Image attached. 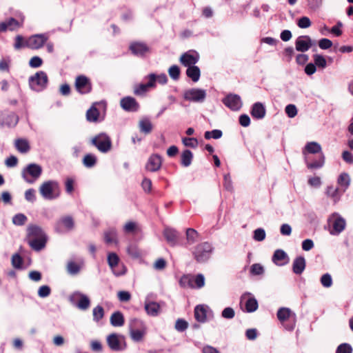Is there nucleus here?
Returning <instances> with one entry per match:
<instances>
[{
    "mask_svg": "<svg viewBox=\"0 0 353 353\" xmlns=\"http://www.w3.org/2000/svg\"><path fill=\"white\" fill-rule=\"evenodd\" d=\"M303 154L309 169L319 168L324 165L325 157L321 152V145L317 142L307 143L303 150Z\"/></svg>",
    "mask_w": 353,
    "mask_h": 353,
    "instance_id": "obj_1",
    "label": "nucleus"
},
{
    "mask_svg": "<svg viewBox=\"0 0 353 353\" xmlns=\"http://www.w3.org/2000/svg\"><path fill=\"white\" fill-rule=\"evenodd\" d=\"M39 192L46 200L55 199L61 194L59 183L52 180L46 181L40 185Z\"/></svg>",
    "mask_w": 353,
    "mask_h": 353,
    "instance_id": "obj_2",
    "label": "nucleus"
},
{
    "mask_svg": "<svg viewBox=\"0 0 353 353\" xmlns=\"http://www.w3.org/2000/svg\"><path fill=\"white\" fill-rule=\"evenodd\" d=\"M130 336L135 342L141 341L146 333V326L143 321L133 319L129 323Z\"/></svg>",
    "mask_w": 353,
    "mask_h": 353,
    "instance_id": "obj_3",
    "label": "nucleus"
},
{
    "mask_svg": "<svg viewBox=\"0 0 353 353\" xmlns=\"http://www.w3.org/2000/svg\"><path fill=\"white\" fill-rule=\"evenodd\" d=\"M30 88L35 92L43 90L48 82L47 74L43 71L37 72L34 75L29 77Z\"/></svg>",
    "mask_w": 353,
    "mask_h": 353,
    "instance_id": "obj_4",
    "label": "nucleus"
},
{
    "mask_svg": "<svg viewBox=\"0 0 353 353\" xmlns=\"http://www.w3.org/2000/svg\"><path fill=\"white\" fill-rule=\"evenodd\" d=\"M213 248L208 242L201 243L197 245L192 254L195 260L199 263H203L209 259Z\"/></svg>",
    "mask_w": 353,
    "mask_h": 353,
    "instance_id": "obj_5",
    "label": "nucleus"
},
{
    "mask_svg": "<svg viewBox=\"0 0 353 353\" xmlns=\"http://www.w3.org/2000/svg\"><path fill=\"white\" fill-rule=\"evenodd\" d=\"M180 284L183 288H201L205 285V278L202 274L196 276L184 275L180 279Z\"/></svg>",
    "mask_w": 353,
    "mask_h": 353,
    "instance_id": "obj_6",
    "label": "nucleus"
},
{
    "mask_svg": "<svg viewBox=\"0 0 353 353\" xmlns=\"http://www.w3.org/2000/svg\"><path fill=\"white\" fill-rule=\"evenodd\" d=\"M41 173L42 168L39 165L30 163L22 170L21 174L27 183H32L40 177Z\"/></svg>",
    "mask_w": 353,
    "mask_h": 353,
    "instance_id": "obj_7",
    "label": "nucleus"
},
{
    "mask_svg": "<svg viewBox=\"0 0 353 353\" xmlns=\"http://www.w3.org/2000/svg\"><path fill=\"white\" fill-rule=\"evenodd\" d=\"M48 39V33L33 34L26 39V48L32 50L40 49L46 44Z\"/></svg>",
    "mask_w": 353,
    "mask_h": 353,
    "instance_id": "obj_8",
    "label": "nucleus"
},
{
    "mask_svg": "<svg viewBox=\"0 0 353 353\" xmlns=\"http://www.w3.org/2000/svg\"><path fill=\"white\" fill-rule=\"evenodd\" d=\"M107 343L112 351L119 352L126 348L125 336L121 334L116 333L109 334L107 336Z\"/></svg>",
    "mask_w": 353,
    "mask_h": 353,
    "instance_id": "obj_9",
    "label": "nucleus"
},
{
    "mask_svg": "<svg viewBox=\"0 0 353 353\" xmlns=\"http://www.w3.org/2000/svg\"><path fill=\"white\" fill-rule=\"evenodd\" d=\"M92 143L101 152H108L112 147L110 138L105 133H101L94 137L92 141Z\"/></svg>",
    "mask_w": 353,
    "mask_h": 353,
    "instance_id": "obj_10",
    "label": "nucleus"
},
{
    "mask_svg": "<svg viewBox=\"0 0 353 353\" xmlns=\"http://www.w3.org/2000/svg\"><path fill=\"white\" fill-rule=\"evenodd\" d=\"M69 300L81 310H86L90 305V300L88 296L78 291L72 293L70 296Z\"/></svg>",
    "mask_w": 353,
    "mask_h": 353,
    "instance_id": "obj_11",
    "label": "nucleus"
},
{
    "mask_svg": "<svg viewBox=\"0 0 353 353\" xmlns=\"http://www.w3.org/2000/svg\"><path fill=\"white\" fill-rule=\"evenodd\" d=\"M329 221H332V229L330 231L332 235H339L345 230L346 221L338 213H333L330 216Z\"/></svg>",
    "mask_w": 353,
    "mask_h": 353,
    "instance_id": "obj_12",
    "label": "nucleus"
},
{
    "mask_svg": "<svg viewBox=\"0 0 353 353\" xmlns=\"http://www.w3.org/2000/svg\"><path fill=\"white\" fill-rule=\"evenodd\" d=\"M183 97L187 101L201 103L205 100L206 92L202 89L192 88L184 92Z\"/></svg>",
    "mask_w": 353,
    "mask_h": 353,
    "instance_id": "obj_13",
    "label": "nucleus"
},
{
    "mask_svg": "<svg viewBox=\"0 0 353 353\" xmlns=\"http://www.w3.org/2000/svg\"><path fill=\"white\" fill-rule=\"evenodd\" d=\"M74 86L77 91L81 94L90 93L92 90V83L84 75H80L76 78Z\"/></svg>",
    "mask_w": 353,
    "mask_h": 353,
    "instance_id": "obj_14",
    "label": "nucleus"
},
{
    "mask_svg": "<svg viewBox=\"0 0 353 353\" xmlns=\"http://www.w3.org/2000/svg\"><path fill=\"white\" fill-rule=\"evenodd\" d=\"M199 54L194 50H189L183 53L179 59L181 63L185 67L195 65L199 60Z\"/></svg>",
    "mask_w": 353,
    "mask_h": 353,
    "instance_id": "obj_15",
    "label": "nucleus"
},
{
    "mask_svg": "<svg viewBox=\"0 0 353 353\" xmlns=\"http://www.w3.org/2000/svg\"><path fill=\"white\" fill-rule=\"evenodd\" d=\"M74 227V222L72 216H66L61 218L55 225L57 232L63 233L72 230Z\"/></svg>",
    "mask_w": 353,
    "mask_h": 353,
    "instance_id": "obj_16",
    "label": "nucleus"
},
{
    "mask_svg": "<svg viewBox=\"0 0 353 353\" xmlns=\"http://www.w3.org/2000/svg\"><path fill=\"white\" fill-rule=\"evenodd\" d=\"M222 102L225 106L234 111L239 110L242 106L241 97L235 94H228L223 99Z\"/></svg>",
    "mask_w": 353,
    "mask_h": 353,
    "instance_id": "obj_17",
    "label": "nucleus"
},
{
    "mask_svg": "<svg viewBox=\"0 0 353 353\" xmlns=\"http://www.w3.org/2000/svg\"><path fill=\"white\" fill-rule=\"evenodd\" d=\"M250 293H245L241 297V304L242 305L245 301L244 311L249 313L256 311L259 306L256 299L254 297L250 296Z\"/></svg>",
    "mask_w": 353,
    "mask_h": 353,
    "instance_id": "obj_18",
    "label": "nucleus"
},
{
    "mask_svg": "<svg viewBox=\"0 0 353 353\" xmlns=\"http://www.w3.org/2000/svg\"><path fill=\"white\" fill-rule=\"evenodd\" d=\"M19 121L18 116L12 112H2L0 114V123L8 127L15 126Z\"/></svg>",
    "mask_w": 353,
    "mask_h": 353,
    "instance_id": "obj_19",
    "label": "nucleus"
},
{
    "mask_svg": "<svg viewBox=\"0 0 353 353\" xmlns=\"http://www.w3.org/2000/svg\"><path fill=\"white\" fill-rule=\"evenodd\" d=\"M313 45V41L307 35L299 37L295 42L296 50L299 52L307 51Z\"/></svg>",
    "mask_w": 353,
    "mask_h": 353,
    "instance_id": "obj_20",
    "label": "nucleus"
},
{
    "mask_svg": "<svg viewBox=\"0 0 353 353\" xmlns=\"http://www.w3.org/2000/svg\"><path fill=\"white\" fill-rule=\"evenodd\" d=\"M148 82L147 83H141L137 85L134 90V92L137 95H141L145 93L149 88H154L155 86V74H150L148 76Z\"/></svg>",
    "mask_w": 353,
    "mask_h": 353,
    "instance_id": "obj_21",
    "label": "nucleus"
},
{
    "mask_svg": "<svg viewBox=\"0 0 353 353\" xmlns=\"http://www.w3.org/2000/svg\"><path fill=\"white\" fill-rule=\"evenodd\" d=\"M120 105L123 110L128 112H136L139 108L135 99L131 97H125L121 99Z\"/></svg>",
    "mask_w": 353,
    "mask_h": 353,
    "instance_id": "obj_22",
    "label": "nucleus"
},
{
    "mask_svg": "<svg viewBox=\"0 0 353 353\" xmlns=\"http://www.w3.org/2000/svg\"><path fill=\"white\" fill-rule=\"evenodd\" d=\"M23 22V19H21V21L19 22L17 21L15 19L11 17L8 19L7 21L0 23V30L1 31H6L7 30L14 31L22 27Z\"/></svg>",
    "mask_w": 353,
    "mask_h": 353,
    "instance_id": "obj_23",
    "label": "nucleus"
},
{
    "mask_svg": "<svg viewBox=\"0 0 353 353\" xmlns=\"http://www.w3.org/2000/svg\"><path fill=\"white\" fill-rule=\"evenodd\" d=\"M162 164L161 157L159 154H152L150 157L145 168L150 172L159 170Z\"/></svg>",
    "mask_w": 353,
    "mask_h": 353,
    "instance_id": "obj_24",
    "label": "nucleus"
},
{
    "mask_svg": "<svg viewBox=\"0 0 353 353\" xmlns=\"http://www.w3.org/2000/svg\"><path fill=\"white\" fill-rule=\"evenodd\" d=\"M107 259H108V265L110 267V268L114 275L118 276L125 274V271L123 268L122 271H117L116 270V267L118 265V263L119 261V258L116 253H114V252L109 253L108 255Z\"/></svg>",
    "mask_w": 353,
    "mask_h": 353,
    "instance_id": "obj_25",
    "label": "nucleus"
},
{
    "mask_svg": "<svg viewBox=\"0 0 353 353\" xmlns=\"http://www.w3.org/2000/svg\"><path fill=\"white\" fill-rule=\"evenodd\" d=\"M84 265V261L79 259L78 262L69 261L66 265V270L70 275L78 274Z\"/></svg>",
    "mask_w": 353,
    "mask_h": 353,
    "instance_id": "obj_26",
    "label": "nucleus"
},
{
    "mask_svg": "<svg viewBox=\"0 0 353 353\" xmlns=\"http://www.w3.org/2000/svg\"><path fill=\"white\" fill-rule=\"evenodd\" d=\"M130 50L136 56H143L149 51V48L144 43L133 42L130 45Z\"/></svg>",
    "mask_w": 353,
    "mask_h": 353,
    "instance_id": "obj_27",
    "label": "nucleus"
},
{
    "mask_svg": "<svg viewBox=\"0 0 353 353\" xmlns=\"http://www.w3.org/2000/svg\"><path fill=\"white\" fill-rule=\"evenodd\" d=\"M144 307L146 313L152 316H157L161 311L160 304L154 301H145Z\"/></svg>",
    "mask_w": 353,
    "mask_h": 353,
    "instance_id": "obj_28",
    "label": "nucleus"
},
{
    "mask_svg": "<svg viewBox=\"0 0 353 353\" xmlns=\"http://www.w3.org/2000/svg\"><path fill=\"white\" fill-rule=\"evenodd\" d=\"M272 261L277 265L281 266L288 262L287 254L282 250H276L272 256Z\"/></svg>",
    "mask_w": 353,
    "mask_h": 353,
    "instance_id": "obj_29",
    "label": "nucleus"
},
{
    "mask_svg": "<svg viewBox=\"0 0 353 353\" xmlns=\"http://www.w3.org/2000/svg\"><path fill=\"white\" fill-rule=\"evenodd\" d=\"M28 240L46 236L42 229L37 225H30L28 229Z\"/></svg>",
    "mask_w": 353,
    "mask_h": 353,
    "instance_id": "obj_30",
    "label": "nucleus"
},
{
    "mask_svg": "<svg viewBox=\"0 0 353 353\" xmlns=\"http://www.w3.org/2000/svg\"><path fill=\"white\" fill-rule=\"evenodd\" d=\"M265 112L264 105L261 103L257 102L253 105L251 110V114L253 117L261 119L265 117Z\"/></svg>",
    "mask_w": 353,
    "mask_h": 353,
    "instance_id": "obj_31",
    "label": "nucleus"
},
{
    "mask_svg": "<svg viewBox=\"0 0 353 353\" xmlns=\"http://www.w3.org/2000/svg\"><path fill=\"white\" fill-rule=\"evenodd\" d=\"M305 268V260L303 256L296 257L292 264V270L296 274H301Z\"/></svg>",
    "mask_w": 353,
    "mask_h": 353,
    "instance_id": "obj_32",
    "label": "nucleus"
},
{
    "mask_svg": "<svg viewBox=\"0 0 353 353\" xmlns=\"http://www.w3.org/2000/svg\"><path fill=\"white\" fill-rule=\"evenodd\" d=\"M46 236H43L39 239H29L28 243L33 250L39 251L46 246Z\"/></svg>",
    "mask_w": 353,
    "mask_h": 353,
    "instance_id": "obj_33",
    "label": "nucleus"
},
{
    "mask_svg": "<svg viewBox=\"0 0 353 353\" xmlns=\"http://www.w3.org/2000/svg\"><path fill=\"white\" fill-rule=\"evenodd\" d=\"M291 317L295 319L296 315L288 307H281L277 312V318L281 322L285 321Z\"/></svg>",
    "mask_w": 353,
    "mask_h": 353,
    "instance_id": "obj_34",
    "label": "nucleus"
},
{
    "mask_svg": "<svg viewBox=\"0 0 353 353\" xmlns=\"http://www.w3.org/2000/svg\"><path fill=\"white\" fill-rule=\"evenodd\" d=\"M163 235L170 245H174L176 243L178 232L175 230L166 228L163 232Z\"/></svg>",
    "mask_w": 353,
    "mask_h": 353,
    "instance_id": "obj_35",
    "label": "nucleus"
},
{
    "mask_svg": "<svg viewBox=\"0 0 353 353\" xmlns=\"http://www.w3.org/2000/svg\"><path fill=\"white\" fill-rule=\"evenodd\" d=\"M186 74L192 81L197 82L201 76V71L198 66H190L187 68Z\"/></svg>",
    "mask_w": 353,
    "mask_h": 353,
    "instance_id": "obj_36",
    "label": "nucleus"
},
{
    "mask_svg": "<svg viewBox=\"0 0 353 353\" xmlns=\"http://www.w3.org/2000/svg\"><path fill=\"white\" fill-rule=\"evenodd\" d=\"M110 323L114 327H120L124 324V317L121 312H115L110 316Z\"/></svg>",
    "mask_w": 353,
    "mask_h": 353,
    "instance_id": "obj_37",
    "label": "nucleus"
},
{
    "mask_svg": "<svg viewBox=\"0 0 353 353\" xmlns=\"http://www.w3.org/2000/svg\"><path fill=\"white\" fill-rule=\"evenodd\" d=\"M104 240L106 243H117V234L114 228H110L104 232Z\"/></svg>",
    "mask_w": 353,
    "mask_h": 353,
    "instance_id": "obj_38",
    "label": "nucleus"
},
{
    "mask_svg": "<svg viewBox=\"0 0 353 353\" xmlns=\"http://www.w3.org/2000/svg\"><path fill=\"white\" fill-rule=\"evenodd\" d=\"M14 145L17 150L21 153H26L30 150L28 141L24 139H18L15 140Z\"/></svg>",
    "mask_w": 353,
    "mask_h": 353,
    "instance_id": "obj_39",
    "label": "nucleus"
},
{
    "mask_svg": "<svg viewBox=\"0 0 353 353\" xmlns=\"http://www.w3.org/2000/svg\"><path fill=\"white\" fill-rule=\"evenodd\" d=\"M194 316L197 321L204 323L206 321V310L203 305H197L194 309Z\"/></svg>",
    "mask_w": 353,
    "mask_h": 353,
    "instance_id": "obj_40",
    "label": "nucleus"
},
{
    "mask_svg": "<svg viewBox=\"0 0 353 353\" xmlns=\"http://www.w3.org/2000/svg\"><path fill=\"white\" fill-rule=\"evenodd\" d=\"M193 158L192 152L189 150H184L181 155V163L184 167L190 165Z\"/></svg>",
    "mask_w": 353,
    "mask_h": 353,
    "instance_id": "obj_41",
    "label": "nucleus"
},
{
    "mask_svg": "<svg viewBox=\"0 0 353 353\" xmlns=\"http://www.w3.org/2000/svg\"><path fill=\"white\" fill-rule=\"evenodd\" d=\"M99 111L94 106H92L86 112V119L90 122H96L98 121Z\"/></svg>",
    "mask_w": 353,
    "mask_h": 353,
    "instance_id": "obj_42",
    "label": "nucleus"
},
{
    "mask_svg": "<svg viewBox=\"0 0 353 353\" xmlns=\"http://www.w3.org/2000/svg\"><path fill=\"white\" fill-rule=\"evenodd\" d=\"M139 126L141 132L149 134L152 130V124L148 119H143L139 121Z\"/></svg>",
    "mask_w": 353,
    "mask_h": 353,
    "instance_id": "obj_43",
    "label": "nucleus"
},
{
    "mask_svg": "<svg viewBox=\"0 0 353 353\" xmlns=\"http://www.w3.org/2000/svg\"><path fill=\"white\" fill-rule=\"evenodd\" d=\"M83 165L87 168L93 167L97 163V158L92 154H86L83 159Z\"/></svg>",
    "mask_w": 353,
    "mask_h": 353,
    "instance_id": "obj_44",
    "label": "nucleus"
},
{
    "mask_svg": "<svg viewBox=\"0 0 353 353\" xmlns=\"http://www.w3.org/2000/svg\"><path fill=\"white\" fill-rule=\"evenodd\" d=\"M94 321L98 322L103 318L104 310L101 305H97L92 310Z\"/></svg>",
    "mask_w": 353,
    "mask_h": 353,
    "instance_id": "obj_45",
    "label": "nucleus"
},
{
    "mask_svg": "<svg viewBox=\"0 0 353 353\" xmlns=\"http://www.w3.org/2000/svg\"><path fill=\"white\" fill-rule=\"evenodd\" d=\"M350 182V176L347 173H342L338 178V183L344 187V190L349 186Z\"/></svg>",
    "mask_w": 353,
    "mask_h": 353,
    "instance_id": "obj_46",
    "label": "nucleus"
},
{
    "mask_svg": "<svg viewBox=\"0 0 353 353\" xmlns=\"http://www.w3.org/2000/svg\"><path fill=\"white\" fill-rule=\"evenodd\" d=\"M223 135L222 131L220 130H213L212 131H206L204 134L205 139H210L212 138L214 139H220Z\"/></svg>",
    "mask_w": 353,
    "mask_h": 353,
    "instance_id": "obj_47",
    "label": "nucleus"
},
{
    "mask_svg": "<svg viewBox=\"0 0 353 353\" xmlns=\"http://www.w3.org/2000/svg\"><path fill=\"white\" fill-rule=\"evenodd\" d=\"M313 58H314V65H316V67L317 66L321 68H325L326 67L327 63H326V60L324 58V57H323L321 54H316L313 56Z\"/></svg>",
    "mask_w": 353,
    "mask_h": 353,
    "instance_id": "obj_48",
    "label": "nucleus"
},
{
    "mask_svg": "<svg viewBox=\"0 0 353 353\" xmlns=\"http://www.w3.org/2000/svg\"><path fill=\"white\" fill-rule=\"evenodd\" d=\"M186 237L190 243H194L196 241L198 233L194 229L188 228L186 230Z\"/></svg>",
    "mask_w": 353,
    "mask_h": 353,
    "instance_id": "obj_49",
    "label": "nucleus"
},
{
    "mask_svg": "<svg viewBox=\"0 0 353 353\" xmlns=\"http://www.w3.org/2000/svg\"><path fill=\"white\" fill-rule=\"evenodd\" d=\"M168 74L170 77L174 80H178L180 75L179 67L176 65H172L168 69Z\"/></svg>",
    "mask_w": 353,
    "mask_h": 353,
    "instance_id": "obj_50",
    "label": "nucleus"
},
{
    "mask_svg": "<svg viewBox=\"0 0 353 353\" xmlns=\"http://www.w3.org/2000/svg\"><path fill=\"white\" fill-rule=\"evenodd\" d=\"M27 221V217L23 214H17L12 218V223L16 225H23Z\"/></svg>",
    "mask_w": 353,
    "mask_h": 353,
    "instance_id": "obj_51",
    "label": "nucleus"
},
{
    "mask_svg": "<svg viewBox=\"0 0 353 353\" xmlns=\"http://www.w3.org/2000/svg\"><path fill=\"white\" fill-rule=\"evenodd\" d=\"M14 48L15 50H20L22 48H26V39H24V38L21 35L16 36Z\"/></svg>",
    "mask_w": 353,
    "mask_h": 353,
    "instance_id": "obj_52",
    "label": "nucleus"
},
{
    "mask_svg": "<svg viewBox=\"0 0 353 353\" xmlns=\"http://www.w3.org/2000/svg\"><path fill=\"white\" fill-rule=\"evenodd\" d=\"M23 259L19 254H14L12 256V265L14 268L19 269L21 268Z\"/></svg>",
    "mask_w": 353,
    "mask_h": 353,
    "instance_id": "obj_53",
    "label": "nucleus"
},
{
    "mask_svg": "<svg viewBox=\"0 0 353 353\" xmlns=\"http://www.w3.org/2000/svg\"><path fill=\"white\" fill-rule=\"evenodd\" d=\"M250 272L254 275H261L264 272V268L261 264L254 263L250 268Z\"/></svg>",
    "mask_w": 353,
    "mask_h": 353,
    "instance_id": "obj_54",
    "label": "nucleus"
},
{
    "mask_svg": "<svg viewBox=\"0 0 353 353\" xmlns=\"http://www.w3.org/2000/svg\"><path fill=\"white\" fill-rule=\"evenodd\" d=\"M254 239L257 241H262L265 238V232L262 228H258L254 231Z\"/></svg>",
    "mask_w": 353,
    "mask_h": 353,
    "instance_id": "obj_55",
    "label": "nucleus"
},
{
    "mask_svg": "<svg viewBox=\"0 0 353 353\" xmlns=\"http://www.w3.org/2000/svg\"><path fill=\"white\" fill-rule=\"evenodd\" d=\"M51 290L48 285H42L38 290V295L41 298H45L50 294Z\"/></svg>",
    "mask_w": 353,
    "mask_h": 353,
    "instance_id": "obj_56",
    "label": "nucleus"
},
{
    "mask_svg": "<svg viewBox=\"0 0 353 353\" xmlns=\"http://www.w3.org/2000/svg\"><path fill=\"white\" fill-rule=\"evenodd\" d=\"M321 283L325 288H330L332 285V279L329 274H323L321 278Z\"/></svg>",
    "mask_w": 353,
    "mask_h": 353,
    "instance_id": "obj_57",
    "label": "nucleus"
},
{
    "mask_svg": "<svg viewBox=\"0 0 353 353\" xmlns=\"http://www.w3.org/2000/svg\"><path fill=\"white\" fill-rule=\"evenodd\" d=\"M338 192L339 189L334 188L333 186H328L326 190L327 195L334 199L335 201L339 199Z\"/></svg>",
    "mask_w": 353,
    "mask_h": 353,
    "instance_id": "obj_58",
    "label": "nucleus"
},
{
    "mask_svg": "<svg viewBox=\"0 0 353 353\" xmlns=\"http://www.w3.org/2000/svg\"><path fill=\"white\" fill-rule=\"evenodd\" d=\"M183 143L188 147L195 148L198 145V141L196 138H183Z\"/></svg>",
    "mask_w": 353,
    "mask_h": 353,
    "instance_id": "obj_59",
    "label": "nucleus"
},
{
    "mask_svg": "<svg viewBox=\"0 0 353 353\" xmlns=\"http://www.w3.org/2000/svg\"><path fill=\"white\" fill-rule=\"evenodd\" d=\"M352 348L347 343H342L338 346L336 353H352Z\"/></svg>",
    "mask_w": 353,
    "mask_h": 353,
    "instance_id": "obj_60",
    "label": "nucleus"
},
{
    "mask_svg": "<svg viewBox=\"0 0 353 353\" xmlns=\"http://www.w3.org/2000/svg\"><path fill=\"white\" fill-rule=\"evenodd\" d=\"M285 113L290 118H293L297 114L296 107L293 104H289L285 107Z\"/></svg>",
    "mask_w": 353,
    "mask_h": 353,
    "instance_id": "obj_61",
    "label": "nucleus"
},
{
    "mask_svg": "<svg viewBox=\"0 0 353 353\" xmlns=\"http://www.w3.org/2000/svg\"><path fill=\"white\" fill-rule=\"evenodd\" d=\"M297 25L301 28H307L311 26V21L307 17H303L299 19Z\"/></svg>",
    "mask_w": 353,
    "mask_h": 353,
    "instance_id": "obj_62",
    "label": "nucleus"
},
{
    "mask_svg": "<svg viewBox=\"0 0 353 353\" xmlns=\"http://www.w3.org/2000/svg\"><path fill=\"white\" fill-rule=\"evenodd\" d=\"M235 315L234 310L230 307H225L221 313V316L224 319H231Z\"/></svg>",
    "mask_w": 353,
    "mask_h": 353,
    "instance_id": "obj_63",
    "label": "nucleus"
},
{
    "mask_svg": "<svg viewBox=\"0 0 353 353\" xmlns=\"http://www.w3.org/2000/svg\"><path fill=\"white\" fill-rule=\"evenodd\" d=\"M188 323L183 319H178L175 323V328L179 332H183L188 328Z\"/></svg>",
    "mask_w": 353,
    "mask_h": 353,
    "instance_id": "obj_64",
    "label": "nucleus"
}]
</instances>
